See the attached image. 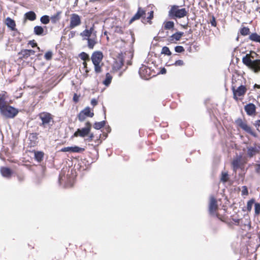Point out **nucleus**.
Instances as JSON below:
<instances>
[{
	"mask_svg": "<svg viewBox=\"0 0 260 260\" xmlns=\"http://www.w3.org/2000/svg\"><path fill=\"white\" fill-rule=\"evenodd\" d=\"M254 201L253 200H249L247 204V209L248 211L251 210L253 204H254Z\"/></svg>",
	"mask_w": 260,
	"mask_h": 260,
	"instance_id": "41",
	"label": "nucleus"
},
{
	"mask_svg": "<svg viewBox=\"0 0 260 260\" xmlns=\"http://www.w3.org/2000/svg\"><path fill=\"white\" fill-rule=\"evenodd\" d=\"M52 0H49V1H52Z\"/></svg>",
	"mask_w": 260,
	"mask_h": 260,
	"instance_id": "62",
	"label": "nucleus"
},
{
	"mask_svg": "<svg viewBox=\"0 0 260 260\" xmlns=\"http://www.w3.org/2000/svg\"><path fill=\"white\" fill-rule=\"evenodd\" d=\"M100 63H94V70L96 73H99L102 72L101 67Z\"/></svg>",
	"mask_w": 260,
	"mask_h": 260,
	"instance_id": "37",
	"label": "nucleus"
},
{
	"mask_svg": "<svg viewBox=\"0 0 260 260\" xmlns=\"http://www.w3.org/2000/svg\"><path fill=\"white\" fill-rule=\"evenodd\" d=\"M249 38L252 41L260 43V36L257 34L256 33L251 34L249 36Z\"/></svg>",
	"mask_w": 260,
	"mask_h": 260,
	"instance_id": "24",
	"label": "nucleus"
},
{
	"mask_svg": "<svg viewBox=\"0 0 260 260\" xmlns=\"http://www.w3.org/2000/svg\"><path fill=\"white\" fill-rule=\"evenodd\" d=\"M232 90L233 93V98L235 100L237 101L238 99V96H243L247 91V89L245 87V86L242 85H241L237 88H236L235 86L232 85Z\"/></svg>",
	"mask_w": 260,
	"mask_h": 260,
	"instance_id": "8",
	"label": "nucleus"
},
{
	"mask_svg": "<svg viewBox=\"0 0 260 260\" xmlns=\"http://www.w3.org/2000/svg\"><path fill=\"white\" fill-rule=\"evenodd\" d=\"M174 27V23L173 21H169L164 23V28L165 29H171Z\"/></svg>",
	"mask_w": 260,
	"mask_h": 260,
	"instance_id": "30",
	"label": "nucleus"
},
{
	"mask_svg": "<svg viewBox=\"0 0 260 260\" xmlns=\"http://www.w3.org/2000/svg\"><path fill=\"white\" fill-rule=\"evenodd\" d=\"M244 109L248 115H252L255 113V106L252 103H249L245 105Z\"/></svg>",
	"mask_w": 260,
	"mask_h": 260,
	"instance_id": "17",
	"label": "nucleus"
},
{
	"mask_svg": "<svg viewBox=\"0 0 260 260\" xmlns=\"http://www.w3.org/2000/svg\"><path fill=\"white\" fill-rule=\"evenodd\" d=\"M83 66H84V67L85 68H86V67H87V63H86V62L84 61V62L83 63Z\"/></svg>",
	"mask_w": 260,
	"mask_h": 260,
	"instance_id": "57",
	"label": "nucleus"
},
{
	"mask_svg": "<svg viewBox=\"0 0 260 260\" xmlns=\"http://www.w3.org/2000/svg\"><path fill=\"white\" fill-rule=\"evenodd\" d=\"M260 152V145L254 144L253 146L247 147V155L252 157Z\"/></svg>",
	"mask_w": 260,
	"mask_h": 260,
	"instance_id": "12",
	"label": "nucleus"
},
{
	"mask_svg": "<svg viewBox=\"0 0 260 260\" xmlns=\"http://www.w3.org/2000/svg\"><path fill=\"white\" fill-rule=\"evenodd\" d=\"M255 172L259 175H260V164L255 165Z\"/></svg>",
	"mask_w": 260,
	"mask_h": 260,
	"instance_id": "49",
	"label": "nucleus"
},
{
	"mask_svg": "<svg viewBox=\"0 0 260 260\" xmlns=\"http://www.w3.org/2000/svg\"><path fill=\"white\" fill-rule=\"evenodd\" d=\"M84 148L80 147L77 146L66 147L62 148L60 151L61 152H70L75 153H80L84 151Z\"/></svg>",
	"mask_w": 260,
	"mask_h": 260,
	"instance_id": "13",
	"label": "nucleus"
},
{
	"mask_svg": "<svg viewBox=\"0 0 260 260\" xmlns=\"http://www.w3.org/2000/svg\"><path fill=\"white\" fill-rule=\"evenodd\" d=\"M26 52H28L30 56L31 55H34L35 53V51L31 49H27V51Z\"/></svg>",
	"mask_w": 260,
	"mask_h": 260,
	"instance_id": "54",
	"label": "nucleus"
},
{
	"mask_svg": "<svg viewBox=\"0 0 260 260\" xmlns=\"http://www.w3.org/2000/svg\"><path fill=\"white\" fill-rule=\"evenodd\" d=\"M2 115L7 118H13L16 115V109L8 105L0 109Z\"/></svg>",
	"mask_w": 260,
	"mask_h": 260,
	"instance_id": "7",
	"label": "nucleus"
},
{
	"mask_svg": "<svg viewBox=\"0 0 260 260\" xmlns=\"http://www.w3.org/2000/svg\"><path fill=\"white\" fill-rule=\"evenodd\" d=\"M52 51H47L44 55V57L46 60H50L52 58Z\"/></svg>",
	"mask_w": 260,
	"mask_h": 260,
	"instance_id": "40",
	"label": "nucleus"
},
{
	"mask_svg": "<svg viewBox=\"0 0 260 260\" xmlns=\"http://www.w3.org/2000/svg\"><path fill=\"white\" fill-rule=\"evenodd\" d=\"M72 185H66V187H69V186H71Z\"/></svg>",
	"mask_w": 260,
	"mask_h": 260,
	"instance_id": "60",
	"label": "nucleus"
},
{
	"mask_svg": "<svg viewBox=\"0 0 260 260\" xmlns=\"http://www.w3.org/2000/svg\"><path fill=\"white\" fill-rule=\"evenodd\" d=\"M96 32L95 31H94V28L92 26L89 29H85L80 33L82 40L87 41V46L90 49H92L95 44H97Z\"/></svg>",
	"mask_w": 260,
	"mask_h": 260,
	"instance_id": "1",
	"label": "nucleus"
},
{
	"mask_svg": "<svg viewBox=\"0 0 260 260\" xmlns=\"http://www.w3.org/2000/svg\"><path fill=\"white\" fill-rule=\"evenodd\" d=\"M175 51L177 53H182L184 51V49L181 46H177L175 47Z\"/></svg>",
	"mask_w": 260,
	"mask_h": 260,
	"instance_id": "42",
	"label": "nucleus"
},
{
	"mask_svg": "<svg viewBox=\"0 0 260 260\" xmlns=\"http://www.w3.org/2000/svg\"><path fill=\"white\" fill-rule=\"evenodd\" d=\"M184 32L181 31H178L170 37V41L171 42H174V41H177L180 40L181 38L183 36Z\"/></svg>",
	"mask_w": 260,
	"mask_h": 260,
	"instance_id": "18",
	"label": "nucleus"
},
{
	"mask_svg": "<svg viewBox=\"0 0 260 260\" xmlns=\"http://www.w3.org/2000/svg\"><path fill=\"white\" fill-rule=\"evenodd\" d=\"M81 111L83 112V114H85L86 117H92L94 115V113L90 111V108L89 107H86Z\"/></svg>",
	"mask_w": 260,
	"mask_h": 260,
	"instance_id": "26",
	"label": "nucleus"
},
{
	"mask_svg": "<svg viewBox=\"0 0 260 260\" xmlns=\"http://www.w3.org/2000/svg\"><path fill=\"white\" fill-rule=\"evenodd\" d=\"M114 31L115 32L120 34H122L123 33V30L122 27H120V26L115 27Z\"/></svg>",
	"mask_w": 260,
	"mask_h": 260,
	"instance_id": "43",
	"label": "nucleus"
},
{
	"mask_svg": "<svg viewBox=\"0 0 260 260\" xmlns=\"http://www.w3.org/2000/svg\"><path fill=\"white\" fill-rule=\"evenodd\" d=\"M240 158H236L233 160L232 161V165L233 167V169L236 171L237 169L239 168L240 167Z\"/></svg>",
	"mask_w": 260,
	"mask_h": 260,
	"instance_id": "31",
	"label": "nucleus"
},
{
	"mask_svg": "<svg viewBox=\"0 0 260 260\" xmlns=\"http://www.w3.org/2000/svg\"><path fill=\"white\" fill-rule=\"evenodd\" d=\"M44 157V153L41 151H37L35 152V159L39 162L42 160Z\"/></svg>",
	"mask_w": 260,
	"mask_h": 260,
	"instance_id": "28",
	"label": "nucleus"
},
{
	"mask_svg": "<svg viewBox=\"0 0 260 260\" xmlns=\"http://www.w3.org/2000/svg\"><path fill=\"white\" fill-rule=\"evenodd\" d=\"M248 189L246 186H243L242 187V195H247L248 194Z\"/></svg>",
	"mask_w": 260,
	"mask_h": 260,
	"instance_id": "46",
	"label": "nucleus"
},
{
	"mask_svg": "<svg viewBox=\"0 0 260 260\" xmlns=\"http://www.w3.org/2000/svg\"><path fill=\"white\" fill-rule=\"evenodd\" d=\"M5 23L7 26L10 28L11 29L14 30L15 29L16 24L14 20L11 19L10 17H7L6 19Z\"/></svg>",
	"mask_w": 260,
	"mask_h": 260,
	"instance_id": "21",
	"label": "nucleus"
},
{
	"mask_svg": "<svg viewBox=\"0 0 260 260\" xmlns=\"http://www.w3.org/2000/svg\"><path fill=\"white\" fill-rule=\"evenodd\" d=\"M103 58V54L101 51H94L91 55V59L93 64L100 63Z\"/></svg>",
	"mask_w": 260,
	"mask_h": 260,
	"instance_id": "11",
	"label": "nucleus"
},
{
	"mask_svg": "<svg viewBox=\"0 0 260 260\" xmlns=\"http://www.w3.org/2000/svg\"><path fill=\"white\" fill-rule=\"evenodd\" d=\"M61 14V12L59 11L57 12L55 14L52 15L50 17V19L51 20V22L53 23H56L57 21H58L60 19L59 16Z\"/></svg>",
	"mask_w": 260,
	"mask_h": 260,
	"instance_id": "29",
	"label": "nucleus"
},
{
	"mask_svg": "<svg viewBox=\"0 0 260 260\" xmlns=\"http://www.w3.org/2000/svg\"><path fill=\"white\" fill-rule=\"evenodd\" d=\"M91 126L92 125L90 122H86L85 123V126L82 128L77 129V130L74 134L73 137H80L82 138H84L87 136L90 132Z\"/></svg>",
	"mask_w": 260,
	"mask_h": 260,
	"instance_id": "5",
	"label": "nucleus"
},
{
	"mask_svg": "<svg viewBox=\"0 0 260 260\" xmlns=\"http://www.w3.org/2000/svg\"><path fill=\"white\" fill-rule=\"evenodd\" d=\"M161 53L167 55H171L172 53L168 47L164 46L162 47Z\"/></svg>",
	"mask_w": 260,
	"mask_h": 260,
	"instance_id": "33",
	"label": "nucleus"
},
{
	"mask_svg": "<svg viewBox=\"0 0 260 260\" xmlns=\"http://www.w3.org/2000/svg\"><path fill=\"white\" fill-rule=\"evenodd\" d=\"M78 117L79 120L81 122H82L85 120L86 116L85 115V114H83V112L81 111L79 113V114L78 115Z\"/></svg>",
	"mask_w": 260,
	"mask_h": 260,
	"instance_id": "36",
	"label": "nucleus"
},
{
	"mask_svg": "<svg viewBox=\"0 0 260 260\" xmlns=\"http://www.w3.org/2000/svg\"><path fill=\"white\" fill-rule=\"evenodd\" d=\"M40 21L43 24H47L50 21V18L48 15H44L41 17Z\"/></svg>",
	"mask_w": 260,
	"mask_h": 260,
	"instance_id": "32",
	"label": "nucleus"
},
{
	"mask_svg": "<svg viewBox=\"0 0 260 260\" xmlns=\"http://www.w3.org/2000/svg\"><path fill=\"white\" fill-rule=\"evenodd\" d=\"M254 210H255V214L258 215L259 214V213H260V204L259 203H255Z\"/></svg>",
	"mask_w": 260,
	"mask_h": 260,
	"instance_id": "39",
	"label": "nucleus"
},
{
	"mask_svg": "<svg viewBox=\"0 0 260 260\" xmlns=\"http://www.w3.org/2000/svg\"><path fill=\"white\" fill-rule=\"evenodd\" d=\"M221 181L223 182H225L228 180V174L227 173H222L221 177L220 179Z\"/></svg>",
	"mask_w": 260,
	"mask_h": 260,
	"instance_id": "38",
	"label": "nucleus"
},
{
	"mask_svg": "<svg viewBox=\"0 0 260 260\" xmlns=\"http://www.w3.org/2000/svg\"><path fill=\"white\" fill-rule=\"evenodd\" d=\"M250 32V30L249 28L247 27H243L240 30V33L243 36H246L248 35Z\"/></svg>",
	"mask_w": 260,
	"mask_h": 260,
	"instance_id": "35",
	"label": "nucleus"
},
{
	"mask_svg": "<svg viewBox=\"0 0 260 260\" xmlns=\"http://www.w3.org/2000/svg\"><path fill=\"white\" fill-rule=\"evenodd\" d=\"M187 11L185 8H180L179 6L173 5L169 11V16L172 19L182 18L186 16Z\"/></svg>",
	"mask_w": 260,
	"mask_h": 260,
	"instance_id": "2",
	"label": "nucleus"
},
{
	"mask_svg": "<svg viewBox=\"0 0 260 260\" xmlns=\"http://www.w3.org/2000/svg\"><path fill=\"white\" fill-rule=\"evenodd\" d=\"M28 44L30 45L32 47H34L37 46V44L35 42L34 40L30 41L28 43Z\"/></svg>",
	"mask_w": 260,
	"mask_h": 260,
	"instance_id": "53",
	"label": "nucleus"
},
{
	"mask_svg": "<svg viewBox=\"0 0 260 260\" xmlns=\"http://www.w3.org/2000/svg\"><path fill=\"white\" fill-rule=\"evenodd\" d=\"M112 79V76L109 73H107L106 75V78L103 82V84L106 86H109L111 82Z\"/></svg>",
	"mask_w": 260,
	"mask_h": 260,
	"instance_id": "25",
	"label": "nucleus"
},
{
	"mask_svg": "<svg viewBox=\"0 0 260 260\" xmlns=\"http://www.w3.org/2000/svg\"><path fill=\"white\" fill-rule=\"evenodd\" d=\"M123 65V61L122 60H121L120 61V68H121V67Z\"/></svg>",
	"mask_w": 260,
	"mask_h": 260,
	"instance_id": "58",
	"label": "nucleus"
},
{
	"mask_svg": "<svg viewBox=\"0 0 260 260\" xmlns=\"http://www.w3.org/2000/svg\"><path fill=\"white\" fill-rule=\"evenodd\" d=\"M87 136L88 137L87 139H85V140L88 142H91L92 141L94 138V134L90 132L89 134Z\"/></svg>",
	"mask_w": 260,
	"mask_h": 260,
	"instance_id": "45",
	"label": "nucleus"
},
{
	"mask_svg": "<svg viewBox=\"0 0 260 260\" xmlns=\"http://www.w3.org/2000/svg\"><path fill=\"white\" fill-rule=\"evenodd\" d=\"M145 15V11L141 8L139 7L138 9L137 12L134 15L129 21V23L139 19L141 17H144Z\"/></svg>",
	"mask_w": 260,
	"mask_h": 260,
	"instance_id": "16",
	"label": "nucleus"
},
{
	"mask_svg": "<svg viewBox=\"0 0 260 260\" xmlns=\"http://www.w3.org/2000/svg\"><path fill=\"white\" fill-rule=\"evenodd\" d=\"M39 117L42 121L40 125L43 126L44 127H47L48 126L51 125L52 124L51 123L53 122L52 115L48 112H44L40 113Z\"/></svg>",
	"mask_w": 260,
	"mask_h": 260,
	"instance_id": "3",
	"label": "nucleus"
},
{
	"mask_svg": "<svg viewBox=\"0 0 260 260\" xmlns=\"http://www.w3.org/2000/svg\"><path fill=\"white\" fill-rule=\"evenodd\" d=\"M63 180V177L61 176L60 175H59V182L60 183H61V182Z\"/></svg>",
	"mask_w": 260,
	"mask_h": 260,
	"instance_id": "55",
	"label": "nucleus"
},
{
	"mask_svg": "<svg viewBox=\"0 0 260 260\" xmlns=\"http://www.w3.org/2000/svg\"><path fill=\"white\" fill-rule=\"evenodd\" d=\"M80 58L84 60L85 61L86 60H89V56L88 54L84 52H82L79 54Z\"/></svg>",
	"mask_w": 260,
	"mask_h": 260,
	"instance_id": "34",
	"label": "nucleus"
},
{
	"mask_svg": "<svg viewBox=\"0 0 260 260\" xmlns=\"http://www.w3.org/2000/svg\"><path fill=\"white\" fill-rule=\"evenodd\" d=\"M34 31L35 34L38 36H43L45 35L44 34V29L41 26H35Z\"/></svg>",
	"mask_w": 260,
	"mask_h": 260,
	"instance_id": "22",
	"label": "nucleus"
},
{
	"mask_svg": "<svg viewBox=\"0 0 260 260\" xmlns=\"http://www.w3.org/2000/svg\"><path fill=\"white\" fill-rule=\"evenodd\" d=\"M235 122L236 124L239 126L241 128H242L243 131H244L247 133L250 134L251 136L254 137H257V135L252 130L251 127L248 125L247 123L244 121L241 118H238L236 121Z\"/></svg>",
	"mask_w": 260,
	"mask_h": 260,
	"instance_id": "6",
	"label": "nucleus"
},
{
	"mask_svg": "<svg viewBox=\"0 0 260 260\" xmlns=\"http://www.w3.org/2000/svg\"><path fill=\"white\" fill-rule=\"evenodd\" d=\"M148 70H150L149 69L147 68L145 66L143 65L139 69V73L141 77L144 79H147V77L145 75V73H147Z\"/></svg>",
	"mask_w": 260,
	"mask_h": 260,
	"instance_id": "19",
	"label": "nucleus"
},
{
	"mask_svg": "<svg viewBox=\"0 0 260 260\" xmlns=\"http://www.w3.org/2000/svg\"><path fill=\"white\" fill-rule=\"evenodd\" d=\"M160 73L163 74H165L166 73V70L165 68H163L160 71Z\"/></svg>",
	"mask_w": 260,
	"mask_h": 260,
	"instance_id": "56",
	"label": "nucleus"
},
{
	"mask_svg": "<svg viewBox=\"0 0 260 260\" xmlns=\"http://www.w3.org/2000/svg\"><path fill=\"white\" fill-rule=\"evenodd\" d=\"M25 17L26 19L30 21H34L36 19V15L33 11H29L26 13L25 14Z\"/></svg>",
	"mask_w": 260,
	"mask_h": 260,
	"instance_id": "23",
	"label": "nucleus"
},
{
	"mask_svg": "<svg viewBox=\"0 0 260 260\" xmlns=\"http://www.w3.org/2000/svg\"><path fill=\"white\" fill-rule=\"evenodd\" d=\"M27 51V49H25L22 50L21 52L18 53V54H17V56L18 57V58L17 59V61L19 60H21L23 59L27 58L29 56H30L28 52H26Z\"/></svg>",
	"mask_w": 260,
	"mask_h": 260,
	"instance_id": "20",
	"label": "nucleus"
},
{
	"mask_svg": "<svg viewBox=\"0 0 260 260\" xmlns=\"http://www.w3.org/2000/svg\"><path fill=\"white\" fill-rule=\"evenodd\" d=\"M153 17V12L152 11H150L149 13V16L147 17V19L151 20Z\"/></svg>",
	"mask_w": 260,
	"mask_h": 260,
	"instance_id": "52",
	"label": "nucleus"
},
{
	"mask_svg": "<svg viewBox=\"0 0 260 260\" xmlns=\"http://www.w3.org/2000/svg\"><path fill=\"white\" fill-rule=\"evenodd\" d=\"M211 25L213 26H216V22L215 20V18L214 17H212V19L210 21Z\"/></svg>",
	"mask_w": 260,
	"mask_h": 260,
	"instance_id": "48",
	"label": "nucleus"
},
{
	"mask_svg": "<svg viewBox=\"0 0 260 260\" xmlns=\"http://www.w3.org/2000/svg\"><path fill=\"white\" fill-rule=\"evenodd\" d=\"M37 49L39 50L40 49L39 47H38Z\"/></svg>",
	"mask_w": 260,
	"mask_h": 260,
	"instance_id": "61",
	"label": "nucleus"
},
{
	"mask_svg": "<svg viewBox=\"0 0 260 260\" xmlns=\"http://www.w3.org/2000/svg\"><path fill=\"white\" fill-rule=\"evenodd\" d=\"M242 61L246 66L251 67L255 72L260 71V60H252L247 54L243 57Z\"/></svg>",
	"mask_w": 260,
	"mask_h": 260,
	"instance_id": "4",
	"label": "nucleus"
},
{
	"mask_svg": "<svg viewBox=\"0 0 260 260\" xmlns=\"http://www.w3.org/2000/svg\"><path fill=\"white\" fill-rule=\"evenodd\" d=\"M217 209V202L215 198L213 196L210 198V203L209 206V212L210 214L213 216H217L215 213Z\"/></svg>",
	"mask_w": 260,
	"mask_h": 260,
	"instance_id": "10",
	"label": "nucleus"
},
{
	"mask_svg": "<svg viewBox=\"0 0 260 260\" xmlns=\"http://www.w3.org/2000/svg\"><path fill=\"white\" fill-rule=\"evenodd\" d=\"M7 93L5 91H1L0 92V109L7 105Z\"/></svg>",
	"mask_w": 260,
	"mask_h": 260,
	"instance_id": "15",
	"label": "nucleus"
},
{
	"mask_svg": "<svg viewBox=\"0 0 260 260\" xmlns=\"http://www.w3.org/2000/svg\"><path fill=\"white\" fill-rule=\"evenodd\" d=\"M254 125L256 128V129L260 132V119L256 120L254 123Z\"/></svg>",
	"mask_w": 260,
	"mask_h": 260,
	"instance_id": "44",
	"label": "nucleus"
},
{
	"mask_svg": "<svg viewBox=\"0 0 260 260\" xmlns=\"http://www.w3.org/2000/svg\"><path fill=\"white\" fill-rule=\"evenodd\" d=\"M106 124V121L103 120L100 122H96L93 124L94 128L96 129H100L103 127Z\"/></svg>",
	"mask_w": 260,
	"mask_h": 260,
	"instance_id": "27",
	"label": "nucleus"
},
{
	"mask_svg": "<svg viewBox=\"0 0 260 260\" xmlns=\"http://www.w3.org/2000/svg\"><path fill=\"white\" fill-rule=\"evenodd\" d=\"M71 37H72L74 35V34L72 32H71Z\"/></svg>",
	"mask_w": 260,
	"mask_h": 260,
	"instance_id": "59",
	"label": "nucleus"
},
{
	"mask_svg": "<svg viewBox=\"0 0 260 260\" xmlns=\"http://www.w3.org/2000/svg\"><path fill=\"white\" fill-rule=\"evenodd\" d=\"M183 61L182 60H177L175 61V62L174 63V64L175 66H182L183 65Z\"/></svg>",
	"mask_w": 260,
	"mask_h": 260,
	"instance_id": "47",
	"label": "nucleus"
},
{
	"mask_svg": "<svg viewBox=\"0 0 260 260\" xmlns=\"http://www.w3.org/2000/svg\"><path fill=\"white\" fill-rule=\"evenodd\" d=\"M79 96L77 95V94L75 93L73 96V100L74 102L77 103L79 101Z\"/></svg>",
	"mask_w": 260,
	"mask_h": 260,
	"instance_id": "50",
	"label": "nucleus"
},
{
	"mask_svg": "<svg viewBox=\"0 0 260 260\" xmlns=\"http://www.w3.org/2000/svg\"><path fill=\"white\" fill-rule=\"evenodd\" d=\"M81 23L80 17L76 13L71 15L70 18V28H74L80 25Z\"/></svg>",
	"mask_w": 260,
	"mask_h": 260,
	"instance_id": "9",
	"label": "nucleus"
},
{
	"mask_svg": "<svg viewBox=\"0 0 260 260\" xmlns=\"http://www.w3.org/2000/svg\"><path fill=\"white\" fill-rule=\"evenodd\" d=\"M97 104H98V101L96 99H93L91 100V105H92L93 106H95V105H97Z\"/></svg>",
	"mask_w": 260,
	"mask_h": 260,
	"instance_id": "51",
	"label": "nucleus"
},
{
	"mask_svg": "<svg viewBox=\"0 0 260 260\" xmlns=\"http://www.w3.org/2000/svg\"><path fill=\"white\" fill-rule=\"evenodd\" d=\"M0 172L3 177L8 179H10L13 174V172L11 169L5 167L1 168Z\"/></svg>",
	"mask_w": 260,
	"mask_h": 260,
	"instance_id": "14",
	"label": "nucleus"
}]
</instances>
